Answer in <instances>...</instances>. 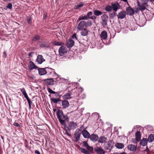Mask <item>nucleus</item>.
Segmentation results:
<instances>
[{
	"mask_svg": "<svg viewBox=\"0 0 154 154\" xmlns=\"http://www.w3.org/2000/svg\"><path fill=\"white\" fill-rule=\"evenodd\" d=\"M57 116L60 123L63 125H65L64 120L69 121V119L67 115H65L62 110L58 109L56 112Z\"/></svg>",
	"mask_w": 154,
	"mask_h": 154,
	"instance_id": "nucleus-1",
	"label": "nucleus"
},
{
	"mask_svg": "<svg viewBox=\"0 0 154 154\" xmlns=\"http://www.w3.org/2000/svg\"><path fill=\"white\" fill-rule=\"evenodd\" d=\"M91 24V20H88L87 22L84 20H82L79 22L77 28L79 31H81L84 28V27L90 26Z\"/></svg>",
	"mask_w": 154,
	"mask_h": 154,
	"instance_id": "nucleus-2",
	"label": "nucleus"
},
{
	"mask_svg": "<svg viewBox=\"0 0 154 154\" xmlns=\"http://www.w3.org/2000/svg\"><path fill=\"white\" fill-rule=\"evenodd\" d=\"M101 24L104 27H105L107 25L108 17L106 14H104L101 16Z\"/></svg>",
	"mask_w": 154,
	"mask_h": 154,
	"instance_id": "nucleus-3",
	"label": "nucleus"
},
{
	"mask_svg": "<svg viewBox=\"0 0 154 154\" xmlns=\"http://www.w3.org/2000/svg\"><path fill=\"white\" fill-rule=\"evenodd\" d=\"M114 143L112 140H109L107 142V146L104 147V149L106 150H109L110 151L113 148Z\"/></svg>",
	"mask_w": 154,
	"mask_h": 154,
	"instance_id": "nucleus-4",
	"label": "nucleus"
},
{
	"mask_svg": "<svg viewBox=\"0 0 154 154\" xmlns=\"http://www.w3.org/2000/svg\"><path fill=\"white\" fill-rule=\"evenodd\" d=\"M137 6L138 8H139L140 10L141 11H143L146 9V7L148 6L147 5H144L142 3H140L139 1L137 2Z\"/></svg>",
	"mask_w": 154,
	"mask_h": 154,
	"instance_id": "nucleus-5",
	"label": "nucleus"
},
{
	"mask_svg": "<svg viewBox=\"0 0 154 154\" xmlns=\"http://www.w3.org/2000/svg\"><path fill=\"white\" fill-rule=\"evenodd\" d=\"M94 150L97 154H105V151L101 147L96 146Z\"/></svg>",
	"mask_w": 154,
	"mask_h": 154,
	"instance_id": "nucleus-6",
	"label": "nucleus"
},
{
	"mask_svg": "<svg viewBox=\"0 0 154 154\" xmlns=\"http://www.w3.org/2000/svg\"><path fill=\"white\" fill-rule=\"evenodd\" d=\"M125 12L126 13V14L130 16H132L134 14V10L131 6L127 7L126 8Z\"/></svg>",
	"mask_w": 154,
	"mask_h": 154,
	"instance_id": "nucleus-7",
	"label": "nucleus"
},
{
	"mask_svg": "<svg viewBox=\"0 0 154 154\" xmlns=\"http://www.w3.org/2000/svg\"><path fill=\"white\" fill-rule=\"evenodd\" d=\"M74 45V41L71 38H69L66 41V47L69 48H72Z\"/></svg>",
	"mask_w": 154,
	"mask_h": 154,
	"instance_id": "nucleus-8",
	"label": "nucleus"
},
{
	"mask_svg": "<svg viewBox=\"0 0 154 154\" xmlns=\"http://www.w3.org/2000/svg\"><path fill=\"white\" fill-rule=\"evenodd\" d=\"M126 13L125 11H122L120 12L117 15L118 19H122L126 17Z\"/></svg>",
	"mask_w": 154,
	"mask_h": 154,
	"instance_id": "nucleus-9",
	"label": "nucleus"
},
{
	"mask_svg": "<svg viewBox=\"0 0 154 154\" xmlns=\"http://www.w3.org/2000/svg\"><path fill=\"white\" fill-rule=\"evenodd\" d=\"M80 135V130H76L74 133L76 141H78L79 140Z\"/></svg>",
	"mask_w": 154,
	"mask_h": 154,
	"instance_id": "nucleus-10",
	"label": "nucleus"
},
{
	"mask_svg": "<svg viewBox=\"0 0 154 154\" xmlns=\"http://www.w3.org/2000/svg\"><path fill=\"white\" fill-rule=\"evenodd\" d=\"M127 148L128 150L134 152L136 151L137 147L136 146L131 144H129Z\"/></svg>",
	"mask_w": 154,
	"mask_h": 154,
	"instance_id": "nucleus-11",
	"label": "nucleus"
},
{
	"mask_svg": "<svg viewBox=\"0 0 154 154\" xmlns=\"http://www.w3.org/2000/svg\"><path fill=\"white\" fill-rule=\"evenodd\" d=\"M44 81L47 86L52 85L54 84V80L52 79H48L44 80Z\"/></svg>",
	"mask_w": 154,
	"mask_h": 154,
	"instance_id": "nucleus-12",
	"label": "nucleus"
},
{
	"mask_svg": "<svg viewBox=\"0 0 154 154\" xmlns=\"http://www.w3.org/2000/svg\"><path fill=\"white\" fill-rule=\"evenodd\" d=\"M112 9H113L114 11L116 12L118 9L120 8V6L118 3H117L112 4Z\"/></svg>",
	"mask_w": 154,
	"mask_h": 154,
	"instance_id": "nucleus-13",
	"label": "nucleus"
},
{
	"mask_svg": "<svg viewBox=\"0 0 154 154\" xmlns=\"http://www.w3.org/2000/svg\"><path fill=\"white\" fill-rule=\"evenodd\" d=\"M50 43L47 41L43 42L40 45L42 48H49L50 46Z\"/></svg>",
	"mask_w": 154,
	"mask_h": 154,
	"instance_id": "nucleus-14",
	"label": "nucleus"
},
{
	"mask_svg": "<svg viewBox=\"0 0 154 154\" xmlns=\"http://www.w3.org/2000/svg\"><path fill=\"white\" fill-rule=\"evenodd\" d=\"M89 138L93 141H96L98 140V137L96 134H92L91 135H90Z\"/></svg>",
	"mask_w": 154,
	"mask_h": 154,
	"instance_id": "nucleus-15",
	"label": "nucleus"
},
{
	"mask_svg": "<svg viewBox=\"0 0 154 154\" xmlns=\"http://www.w3.org/2000/svg\"><path fill=\"white\" fill-rule=\"evenodd\" d=\"M53 44L55 45L61 46L60 48H65L63 46L64 43L62 42L54 41L53 42Z\"/></svg>",
	"mask_w": 154,
	"mask_h": 154,
	"instance_id": "nucleus-16",
	"label": "nucleus"
},
{
	"mask_svg": "<svg viewBox=\"0 0 154 154\" xmlns=\"http://www.w3.org/2000/svg\"><path fill=\"white\" fill-rule=\"evenodd\" d=\"M107 140V138L104 136H101L100 137L98 141L99 143H105Z\"/></svg>",
	"mask_w": 154,
	"mask_h": 154,
	"instance_id": "nucleus-17",
	"label": "nucleus"
},
{
	"mask_svg": "<svg viewBox=\"0 0 154 154\" xmlns=\"http://www.w3.org/2000/svg\"><path fill=\"white\" fill-rule=\"evenodd\" d=\"M45 61V60L43 58L42 56L38 55V56L36 61L38 63L41 64Z\"/></svg>",
	"mask_w": 154,
	"mask_h": 154,
	"instance_id": "nucleus-18",
	"label": "nucleus"
},
{
	"mask_svg": "<svg viewBox=\"0 0 154 154\" xmlns=\"http://www.w3.org/2000/svg\"><path fill=\"white\" fill-rule=\"evenodd\" d=\"M100 37L101 39L105 40L107 37V33L105 31H103L100 35Z\"/></svg>",
	"mask_w": 154,
	"mask_h": 154,
	"instance_id": "nucleus-19",
	"label": "nucleus"
},
{
	"mask_svg": "<svg viewBox=\"0 0 154 154\" xmlns=\"http://www.w3.org/2000/svg\"><path fill=\"white\" fill-rule=\"evenodd\" d=\"M38 71L39 74L41 75H45L47 73L45 68H39Z\"/></svg>",
	"mask_w": 154,
	"mask_h": 154,
	"instance_id": "nucleus-20",
	"label": "nucleus"
},
{
	"mask_svg": "<svg viewBox=\"0 0 154 154\" xmlns=\"http://www.w3.org/2000/svg\"><path fill=\"white\" fill-rule=\"evenodd\" d=\"M62 105L63 108L65 109L68 107L69 106V103L68 101L64 100L62 102Z\"/></svg>",
	"mask_w": 154,
	"mask_h": 154,
	"instance_id": "nucleus-21",
	"label": "nucleus"
},
{
	"mask_svg": "<svg viewBox=\"0 0 154 154\" xmlns=\"http://www.w3.org/2000/svg\"><path fill=\"white\" fill-rule=\"evenodd\" d=\"M82 134L84 137L85 138H89L90 136L89 133L87 130H84L82 131Z\"/></svg>",
	"mask_w": 154,
	"mask_h": 154,
	"instance_id": "nucleus-22",
	"label": "nucleus"
},
{
	"mask_svg": "<svg viewBox=\"0 0 154 154\" xmlns=\"http://www.w3.org/2000/svg\"><path fill=\"white\" fill-rule=\"evenodd\" d=\"M67 51V49H59V52L60 56H63Z\"/></svg>",
	"mask_w": 154,
	"mask_h": 154,
	"instance_id": "nucleus-23",
	"label": "nucleus"
},
{
	"mask_svg": "<svg viewBox=\"0 0 154 154\" xmlns=\"http://www.w3.org/2000/svg\"><path fill=\"white\" fill-rule=\"evenodd\" d=\"M29 68L30 70H32L33 69H37L38 67L34 64L32 61H30L29 62Z\"/></svg>",
	"mask_w": 154,
	"mask_h": 154,
	"instance_id": "nucleus-24",
	"label": "nucleus"
},
{
	"mask_svg": "<svg viewBox=\"0 0 154 154\" xmlns=\"http://www.w3.org/2000/svg\"><path fill=\"white\" fill-rule=\"evenodd\" d=\"M135 139L137 141H139L140 140L141 134L140 131H137L135 133Z\"/></svg>",
	"mask_w": 154,
	"mask_h": 154,
	"instance_id": "nucleus-25",
	"label": "nucleus"
},
{
	"mask_svg": "<svg viewBox=\"0 0 154 154\" xmlns=\"http://www.w3.org/2000/svg\"><path fill=\"white\" fill-rule=\"evenodd\" d=\"M147 142L146 138H143L140 140V144L142 146H144L147 144Z\"/></svg>",
	"mask_w": 154,
	"mask_h": 154,
	"instance_id": "nucleus-26",
	"label": "nucleus"
},
{
	"mask_svg": "<svg viewBox=\"0 0 154 154\" xmlns=\"http://www.w3.org/2000/svg\"><path fill=\"white\" fill-rule=\"evenodd\" d=\"M81 35L83 36H86L88 33V31L86 28H84L82 30H81Z\"/></svg>",
	"mask_w": 154,
	"mask_h": 154,
	"instance_id": "nucleus-27",
	"label": "nucleus"
},
{
	"mask_svg": "<svg viewBox=\"0 0 154 154\" xmlns=\"http://www.w3.org/2000/svg\"><path fill=\"white\" fill-rule=\"evenodd\" d=\"M154 140V134H151L149 135L147 138V141L151 143Z\"/></svg>",
	"mask_w": 154,
	"mask_h": 154,
	"instance_id": "nucleus-28",
	"label": "nucleus"
},
{
	"mask_svg": "<svg viewBox=\"0 0 154 154\" xmlns=\"http://www.w3.org/2000/svg\"><path fill=\"white\" fill-rule=\"evenodd\" d=\"M115 146L119 149H122L124 147V145L123 143H117L115 144Z\"/></svg>",
	"mask_w": 154,
	"mask_h": 154,
	"instance_id": "nucleus-29",
	"label": "nucleus"
},
{
	"mask_svg": "<svg viewBox=\"0 0 154 154\" xmlns=\"http://www.w3.org/2000/svg\"><path fill=\"white\" fill-rule=\"evenodd\" d=\"M93 13L94 15L96 16H99L103 14V13L101 11L99 10H94L93 11Z\"/></svg>",
	"mask_w": 154,
	"mask_h": 154,
	"instance_id": "nucleus-30",
	"label": "nucleus"
},
{
	"mask_svg": "<svg viewBox=\"0 0 154 154\" xmlns=\"http://www.w3.org/2000/svg\"><path fill=\"white\" fill-rule=\"evenodd\" d=\"M88 20V19L87 18V17L86 15H85L84 16H79L78 19H77V22H79L80 21L82 20Z\"/></svg>",
	"mask_w": 154,
	"mask_h": 154,
	"instance_id": "nucleus-31",
	"label": "nucleus"
},
{
	"mask_svg": "<svg viewBox=\"0 0 154 154\" xmlns=\"http://www.w3.org/2000/svg\"><path fill=\"white\" fill-rule=\"evenodd\" d=\"M139 23L140 26H142L144 25L146 23L145 19L143 18L140 19Z\"/></svg>",
	"mask_w": 154,
	"mask_h": 154,
	"instance_id": "nucleus-32",
	"label": "nucleus"
},
{
	"mask_svg": "<svg viewBox=\"0 0 154 154\" xmlns=\"http://www.w3.org/2000/svg\"><path fill=\"white\" fill-rule=\"evenodd\" d=\"M79 150L82 153L85 154H89V152L87 149L83 148H79Z\"/></svg>",
	"mask_w": 154,
	"mask_h": 154,
	"instance_id": "nucleus-33",
	"label": "nucleus"
},
{
	"mask_svg": "<svg viewBox=\"0 0 154 154\" xmlns=\"http://www.w3.org/2000/svg\"><path fill=\"white\" fill-rule=\"evenodd\" d=\"M63 98L65 100L69 99L71 98L70 95L69 93L66 94L63 96Z\"/></svg>",
	"mask_w": 154,
	"mask_h": 154,
	"instance_id": "nucleus-34",
	"label": "nucleus"
},
{
	"mask_svg": "<svg viewBox=\"0 0 154 154\" xmlns=\"http://www.w3.org/2000/svg\"><path fill=\"white\" fill-rule=\"evenodd\" d=\"M51 100L55 103H57L58 102L61 101V100L59 98H51Z\"/></svg>",
	"mask_w": 154,
	"mask_h": 154,
	"instance_id": "nucleus-35",
	"label": "nucleus"
},
{
	"mask_svg": "<svg viewBox=\"0 0 154 154\" xmlns=\"http://www.w3.org/2000/svg\"><path fill=\"white\" fill-rule=\"evenodd\" d=\"M69 125L70 127H72L74 128H76L77 127V123L73 122H70Z\"/></svg>",
	"mask_w": 154,
	"mask_h": 154,
	"instance_id": "nucleus-36",
	"label": "nucleus"
},
{
	"mask_svg": "<svg viewBox=\"0 0 154 154\" xmlns=\"http://www.w3.org/2000/svg\"><path fill=\"white\" fill-rule=\"evenodd\" d=\"M26 99L27 100L29 104V109H30L31 108V105L32 103L29 97L26 98Z\"/></svg>",
	"mask_w": 154,
	"mask_h": 154,
	"instance_id": "nucleus-37",
	"label": "nucleus"
},
{
	"mask_svg": "<svg viewBox=\"0 0 154 154\" xmlns=\"http://www.w3.org/2000/svg\"><path fill=\"white\" fill-rule=\"evenodd\" d=\"M40 39V36L38 35H35L33 38L32 40L33 41H36L39 40Z\"/></svg>",
	"mask_w": 154,
	"mask_h": 154,
	"instance_id": "nucleus-38",
	"label": "nucleus"
},
{
	"mask_svg": "<svg viewBox=\"0 0 154 154\" xmlns=\"http://www.w3.org/2000/svg\"><path fill=\"white\" fill-rule=\"evenodd\" d=\"M112 9V6H110L109 5H108L106 7L105 10L108 12H109L111 11Z\"/></svg>",
	"mask_w": 154,
	"mask_h": 154,
	"instance_id": "nucleus-39",
	"label": "nucleus"
},
{
	"mask_svg": "<svg viewBox=\"0 0 154 154\" xmlns=\"http://www.w3.org/2000/svg\"><path fill=\"white\" fill-rule=\"evenodd\" d=\"M117 15V13L115 12H113L109 14V17L112 19L114 18Z\"/></svg>",
	"mask_w": 154,
	"mask_h": 154,
	"instance_id": "nucleus-40",
	"label": "nucleus"
},
{
	"mask_svg": "<svg viewBox=\"0 0 154 154\" xmlns=\"http://www.w3.org/2000/svg\"><path fill=\"white\" fill-rule=\"evenodd\" d=\"M27 22L30 24L32 23V18L30 17H28L27 18Z\"/></svg>",
	"mask_w": 154,
	"mask_h": 154,
	"instance_id": "nucleus-41",
	"label": "nucleus"
},
{
	"mask_svg": "<svg viewBox=\"0 0 154 154\" xmlns=\"http://www.w3.org/2000/svg\"><path fill=\"white\" fill-rule=\"evenodd\" d=\"M87 149L88 150L89 152L92 153L93 151V147L91 146H89L87 148Z\"/></svg>",
	"mask_w": 154,
	"mask_h": 154,
	"instance_id": "nucleus-42",
	"label": "nucleus"
},
{
	"mask_svg": "<svg viewBox=\"0 0 154 154\" xmlns=\"http://www.w3.org/2000/svg\"><path fill=\"white\" fill-rule=\"evenodd\" d=\"M93 14V13L91 11H89L88 12L87 15H86V16L87 17V18L88 19H89L90 17V16L92 15Z\"/></svg>",
	"mask_w": 154,
	"mask_h": 154,
	"instance_id": "nucleus-43",
	"label": "nucleus"
},
{
	"mask_svg": "<svg viewBox=\"0 0 154 154\" xmlns=\"http://www.w3.org/2000/svg\"><path fill=\"white\" fill-rule=\"evenodd\" d=\"M48 92L51 94H56V92L53 91L52 89H51L49 88H48Z\"/></svg>",
	"mask_w": 154,
	"mask_h": 154,
	"instance_id": "nucleus-44",
	"label": "nucleus"
},
{
	"mask_svg": "<svg viewBox=\"0 0 154 154\" xmlns=\"http://www.w3.org/2000/svg\"><path fill=\"white\" fill-rule=\"evenodd\" d=\"M141 2V3L144 4V5H148L147 3L148 2L149 0H140Z\"/></svg>",
	"mask_w": 154,
	"mask_h": 154,
	"instance_id": "nucleus-45",
	"label": "nucleus"
},
{
	"mask_svg": "<svg viewBox=\"0 0 154 154\" xmlns=\"http://www.w3.org/2000/svg\"><path fill=\"white\" fill-rule=\"evenodd\" d=\"M12 5L11 3H9L7 6V8L10 9H11L12 8Z\"/></svg>",
	"mask_w": 154,
	"mask_h": 154,
	"instance_id": "nucleus-46",
	"label": "nucleus"
},
{
	"mask_svg": "<svg viewBox=\"0 0 154 154\" xmlns=\"http://www.w3.org/2000/svg\"><path fill=\"white\" fill-rule=\"evenodd\" d=\"M83 143L84 146L86 148H87L89 146L87 141H84L83 142Z\"/></svg>",
	"mask_w": 154,
	"mask_h": 154,
	"instance_id": "nucleus-47",
	"label": "nucleus"
},
{
	"mask_svg": "<svg viewBox=\"0 0 154 154\" xmlns=\"http://www.w3.org/2000/svg\"><path fill=\"white\" fill-rule=\"evenodd\" d=\"M72 38L73 39H75L77 40V38L76 37V34L75 33H74L71 36Z\"/></svg>",
	"mask_w": 154,
	"mask_h": 154,
	"instance_id": "nucleus-48",
	"label": "nucleus"
},
{
	"mask_svg": "<svg viewBox=\"0 0 154 154\" xmlns=\"http://www.w3.org/2000/svg\"><path fill=\"white\" fill-rule=\"evenodd\" d=\"M22 93L24 96V97L26 99L29 97L26 92V91L24 92H22Z\"/></svg>",
	"mask_w": 154,
	"mask_h": 154,
	"instance_id": "nucleus-49",
	"label": "nucleus"
},
{
	"mask_svg": "<svg viewBox=\"0 0 154 154\" xmlns=\"http://www.w3.org/2000/svg\"><path fill=\"white\" fill-rule=\"evenodd\" d=\"M84 5V4L82 3H80L79 5H78L77 7V8H81Z\"/></svg>",
	"mask_w": 154,
	"mask_h": 154,
	"instance_id": "nucleus-50",
	"label": "nucleus"
},
{
	"mask_svg": "<svg viewBox=\"0 0 154 154\" xmlns=\"http://www.w3.org/2000/svg\"><path fill=\"white\" fill-rule=\"evenodd\" d=\"M28 78L30 80H33L35 78V77L33 75L32 76H28Z\"/></svg>",
	"mask_w": 154,
	"mask_h": 154,
	"instance_id": "nucleus-51",
	"label": "nucleus"
},
{
	"mask_svg": "<svg viewBox=\"0 0 154 154\" xmlns=\"http://www.w3.org/2000/svg\"><path fill=\"white\" fill-rule=\"evenodd\" d=\"M14 125L17 127H20V125L17 122H14Z\"/></svg>",
	"mask_w": 154,
	"mask_h": 154,
	"instance_id": "nucleus-52",
	"label": "nucleus"
},
{
	"mask_svg": "<svg viewBox=\"0 0 154 154\" xmlns=\"http://www.w3.org/2000/svg\"><path fill=\"white\" fill-rule=\"evenodd\" d=\"M140 10V9H139V8H135V10L134 11V13L136 12V13H137Z\"/></svg>",
	"mask_w": 154,
	"mask_h": 154,
	"instance_id": "nucleus-53",
	"label": "nucleus"
},
{
	"mask_svg": "<svg viewBox=\"0 0 154 154\" xmlns=\"http://www.w3.org/2000/svg\"><path fill=\"white\" fill-rule=\"evenodd\" d=\"M90 18L91 19H92V20L95 19H96V16L95 15H93V16H91V17H90Z\"/></svg>",
	"mask_w": 154,
	"mask_h": 154,
	"instance_id": "nucleus-54",
	"label": "nucleus"
},
{
	"mask_svg": "<svg viewBox=\"0 0 154 154\" xmlns=\"http://www.w3.org/2000/svg\"><path fill=\"white\" fill-rule=\"evenodd\" d=\"M47 17V14L46 13H44L43 14V19L44 20L45 19H46Z\"/></svg>",
	"mask_w": 154,
	"mask_h": 154,
	"instance_id": "nucleus-55",
	"label": "nucleus"
},
{
	"mask_svg": "<svg viewBox=\"0 0 154 154\" xmlns=\"http://www.w3.org/2000/svg\"><path fill=\"white\" fill-rule=\"evenodd\" d=\"M35 154H40V152H39L37 150H35Z\"/></svg>",
	"mask_w": 154,
	"mask_h": 154,
	"instance_id": "nucleus-56",
	"label": "nucleus"
},
{
	"mask_svg": "<svg viewBox=\"0 0 154 154\" xmlns=\"http://www.w3.org/2000/svg\"><path fill=\"white\" fill-rule=\"evenodd\" d=\"M149 151V149L148 148V147L147 146L146 147V149L144 150V151H146L147 152H148Z\"/></svg>",
	"mask_w": 154,
	"mask_h": 154,
	"instance_id": "nucleus-57",
	"label": "nucleus"
},
{
	"mask_svg": "<svg viewBox=\"0 0 154 154\" xmlns=\"http://www.w3.org/2000/svg\"><path fill=\"white\" fill-rule=\"evenodd\" d=\"M20 91L22 93L23 92L25 91V89L24 88H23L20 89Z\"/></svg>",
	"mask_w": 154,
	"mask_h": 154,
	"instance_id": "nucleus-58",
	"label": "nucleus"
},
{
	"mask_svg": "<svg viewBox=\"0 0 154 154\" xmlns=\"http://www.w3.org/2000/svg\"><path fill=\"white\" fill-rule=\"evenodd\" d=\"M33 54V52H31L29 53L28 55L30 57H32V54Z\"/></svg>",
	"mask_w": 154,
	"mask_h": 154,
	"instance_id": "nucleus-59",
	"label": "nucleus"
},
{
	"mask_svg": "<svg viewBox=\"0 0 154 154\" xmlns=\"http://www.w3.org/2000/svg\"><path fill=\"white\" fill-rule=\"evenodd\" d=\"M3 55L4 57H6L7 55L6 53L5 52H4L3 53Z\"/></svg>",
	"mask_w": 154,
	"mask_h": 154,
	"instance_id": "nucleus-60",
	"label": "nucleus"
},
{
	"mask_svg": "<svg viewBox=\"0 0 154 154\" xmlns=\"http://www.w3.org/2000/svg\"><path fill=\"white\" fill-rule=\"evenodd\" d=\"M120 154H127L125 152L120 153Z\"/></svg>",
	"mask_w": 154,
	"mask_h": 154,
	"instance_id": "nucleus-61",
	"label": "nucleus"
},
{
	"mask_svg": "<svg viewBox=\"0 0 154 154\" xmlns=\"http://www.w3.org/2000/svg\"><path fill=\"white\" fill-rule=\"evenodd\" d=\"M121 1H123L125 2H127V0H120Z\"/></svg>",
	"mask_w": 154,
	"mask_h": 154,
	"instance_id": "nucleus-62",
	"label": "nucleus"
},
{
	"mask_svg": "<svg viewBox=\"0 0 154 154\" xmlns=\"http://www.w3.org/2000/svg\"><path fill=\"white\" fill-rule=\"evenodd\" d=\"M53 110L54 112H55L56 111V109H53Z\"/></svg>",
	"mask_w": 154,
	"mask_h": 154,
	"instance_id": "nucleus-63",
	"label": "nucleus"
},
{
	"mask_svg": "<svg viewBox=\"0 0 154 154\" xmlns=\"http://www.w3.org/2000/svg\"><path fill=\"white\" fill-rule=\"evenodd\" d=\"M1 136V138H2V139L3 140V139H4V137H3L2 135H1V136Z\"/></svg>",
	"mask_w": 154,
	"mask_h": 154,
	"instance_id": "nucleus-64",
	"label": "nucleus"
}]
</instances>
